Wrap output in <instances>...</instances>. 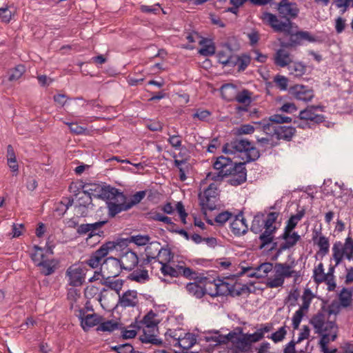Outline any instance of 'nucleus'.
I'll return each mask as SVG.
<instances>
[{"instance_id":"obj_1","label":"nucleus","mask_w":353,"mask_h":353,"mask_svg":"<svg viewBox=\"0 0 353 353\" xmlns=\"http://www.w3.org/2000/svg\"><path fill=\"white\" fill-rule=\"evenodd\" d=\"M278 16L283 21H280L277 16L274 14L265 12L262 19L266 21L268 24L275 32H283L288 37L287 41L280 42L283 48H296L303 45L304 41L310 43H321V39L319 37L312 35L308 31L299 30V26L292 21L296 18L299 13V8L295 2L281 1L277 3Z\"/></svg>"},{"instance_id":"obj_2","label":"nucleus","mask_w":353,"mask_h":353,"mask_svg":"<svg viewBox=\"0 0 353 353\" xmlns=\"http://www.w3.org/2000/svg\"><path fill=\"white\" fill-rule=\"evenodd\" d=\"M222 152L225 154H233L236 152H244L246 156V160L243 162H232L230 167L225 173L226 177H231L239 173V170L245 168L247 163L256 161L261 157V152L259 149L254 146L251 141L247 139L234 138L230 142L225 143L222 148Z\"/></svg>"},{"instance_id":"obj_3","label":"nucleus","mask_w":353,"mask_h":353,"mask_svg":"<svg viewBox=\"0 0 353 353\" xmlns=\"http://www.w3.org/2000/svg\"><path fill=\"white\" fill-rule=\"evenodd\" d=\"M161 244L158 241H152L145 248L146 252V258L141 260L139 265L140 268H144L148 264H149L152 259H156L157 257L154 254V252H152L153 248L155 251L158 250V247H160ZM127 279L136 281L139 283H143L145 281H148L150 279V276L148 274V271L145 269H143L141 270L140 274H137L134 272L130 274L127 276Z\"/></svg>"},{"instance_id":"obj_4","label":"nucleus","mask_w":353,"mask_h":353,"mask_svg":"<svg viewBox=\"0 0 353 353\" xmlns=\"http://www.w3.org/2000/svg\"><path fill=\"white\" fill-rule=\"evenodd\" d=\"M344 257L348 261L353 260V239L350 235L345 239L344 244L338 241L332 247V258L335 261V266L341 264Z\"/></svg>"},{"instance_id":"obj_5","label":"nucleus","mask_w":353,"mask_h":353,"mask_svg":"<svg viewBox=\"0 0 353 353\" xmlns=\"http://www.w3.org/2000/svg\"><path fill=\"white\" fill-rule=\"evenodd\" d=\"M236 87L232 83H225L221 88V94L225 100L231 101L235 99L238 103L246 104L248 105L252 102V92L248 89H243L241 92H238L234 98L232 95L236 92Z\"/></svg>"},{"instance_id":"obj_6","label":"nucleus","mask_w":353,"mask_h":353,"mask_svg":"<svg viewBox=\"0 0 353 353\" xmlns=\"http://www.w3.org/2000/svg\"><path fill=\"white\" fill-rule=\"evenodd\" d=\"M122 260L114 256L106 257L100 268V273L102 277L108 279H114L119 276L122 271Z\"/></svg>"},{"instance_id":"obj_7","label":"nucleus","mask_w":353,"mask_h":353,"mask_svg":"<svg viewBox=\"0 0 353 353\" xmlns=\"http://www.w3.org/2000/svg\"><path fill=\"white\" fill-rule=\"evenodd\" d=\"M85 268H82L77 265L70 266L66 270V275L69 277V285L73 287H79L85 282Z\"/></svg>"},{"instance_id":"obj_8","label":"nucleus","mask_w":353,"mask_h":353,"mask_svg":"<svg viewBox=\"0 0 353 353\" xmlns=\"http://www.w3.org/2000/svg\"><path fill=\"white\" fill-rule=\"evenodd\" d=\"M211 188H207L202 194L199 193L198 198L199 200V205L201 208V212L204 216H207V210L213 211L216 209V203L218 199L216 196H211L209 193Z\"/></svg>"},{"instance_id":"obj_9","label":"nucleus","mask_w":353,"mask_h":353,"mask_svg":"<svg viewBox=\"0 0 353 353\" xmlns=\"http://www.w3.org/2000/svg\"><path fill=\"white\" fill-rule=\"evenodd\" d=\"M109 250L103 243L98 250L93 252L88 259L82 262L83 265H86L92 269L97 268L99 266L101 267L103 262L102 260L105 259L109 254Z\"/></svg>"},{"instance_id":"obj_10","label":"nucleus","mask_w":353,"mask_h":353,"mask_svg":"<svg viewBox=\"0 0 353 353\" xmlns=\"http://www.w3.org/2000/svg\"><path fill=\"white\" fill-rule=\"evenodd\" d=\"M270 137L275 136L277 140L292 141L296 132L295 127L287 125H273Z\"/></svg>"},{"instance_id":"obj_11","label":"nucleus","mask_w":353,"mask_h":353,"mask_svg":"<svg viewBox=\"0 0 353 353\" xmlns=\"http://www.w3.org/2000/svg\"><path fill=\"white\" fill-rule=\"evenodd\" d=\"M44 254L41 255V261L36 263V266L40 268V273L43 276H50L59 268V260L57 259H44Z\"/></svg>"},{"instance_id":"obj_12","label":"nucleus","mask_w":353,"mask_h":353,"mask_svg":"<svg viewBox=\"0 0 353 353\" xmlns=\"http://www.w3.org/2000/svg\"><path fill=\"white\" fill-rule=\"evenodd\" d=\"M289 92L296 99L305 102L310 101L314 97L313 90L303 85H294L290 88Z\"/></svg>"},{"instance_id":"obj_13","label":"nucleus","mask_w":353,"mask_h":353,"mask_svg":"<svg viewBox=\"0 0 353 353\" xmlns=\"http://www.w3.org/2000/svg\"><path fill=\"white\" fill-rule=\"evenodd\" d=\"M122 257L124 261H122V268L128 272H131L139 265V259L137 254L130 248H127L126 251L123 252Z\"/></svg>"},{"instance_id":"obj_14","label":"nucleus","mask_w":353,"mask_h":353,"mask_svg":"<svg viewBox=\"0 0 353 353\" xmlns=\"http://www.w3.org/2000/svg\"><path fill=\"white\" fill-rule=\"evenodd\" d=\"M219 283H216V279L209 281L210 283H214L215 290L214 292H209L208 294L211 297H217L220 296H231L232 285L223 281V279H218Z\"/></svg>"},{"instance_id":"obj_15","label":"nucleus","mask_w":353,"mask_h":353,"mask_svg":"<svg viewBox=\"0 0 353 353\" xmlns=\"http://www.w3.org/2000/svg\"><path fill=\"white\" fill-rule=\"evenodd\" d=\"M118 296L119 300L116 307L120 305L126 308L137 306V302L134 301L137 299V292L136 290H128L122 295L119 294Z\"/></svg>"},{"instance_id":"obj_16","label":"nucleus","mask_w":353,"mask_h":353,"mask_svg":"<svg viewBox=\"0 0 353 353\" xmlns=\"http://www.w3.org/2000/svg\"><path fill=\"white\" fill-rule=\"evenodd\" d=\"M315 235H313V241L318 245L319 250L317 254L324 256L328 254L330 250V242L327 237L321 234L320 231L314 230Z\"/></svg>"},{"instance_id":"obj_17","label":"nucleus","mask_w":353,"mask_h":353,"mask_svg":"<svg viewBox=\"0 0 353 353\" xmlns=\"http://www.w3.org/2000/svg\"><path fill=\"white\" fill-rule=\"evenodd\" d=\"M103 317L101 316L98 315L96 313H93L92 314H87L83 319L81 321V326L83 331L87 332L91 327H94L95 325H99L100 322L102 321Z\"/></svg>"},{"instance_id":"obj_18","label":"nucleus","mask_w":353,"mask_h":353,"mask_svg":"<svg viewBox=\"0 0 353 353\" xmlns=\"http://www.w3.org/2000/svg\"><path fill=\"white\" fill-rule=\"evenodd\" d=\"M236 334L231 333L230 332L228 334H219L218 336H205L203 338V340L205 342H216V345H225L227 344L229 341L232 342L233 344V341H234V337Z\"/></svg>"},{"instance_id":"obj_19","label":"nucleus","mask_w":353,"mask_h":353,"mask_svg":"<svg viewBox=\"0 0 353 353\" xmlns=\"http://www.w3.org/2000/svg\"><path fill=\"white\" fill-rule=\"evenodd\" d=\"M188 293L196 299H201L203 296L209 292H207L205 286H201L196 283L190 282L185 286Z\"/></svg>"},{"instance_id":"obj_20","label":"nucleus","mask_w":353,"mask_h":353,"mask_svg":"<svg viewBox=\"0 0 353 353\" xmlns=\"http://www.w3.org/2000/svg\"><path fill=\"white\" fill-rule=\"evenodd\" d=\"M124 280L117 279L113 281L112 279H108V277H102L100 283L109 289L116 292L117 294L119 295L120 292L123 286Z\"/></svg>"},{"instance_id":"obj_21","label":"nucleus","mask_w":353,"mask_h":353,"mask_svg":"<svg viewBox=\"0 0 353 353\" xmlns=\"http://www.w3.org/2000/svg\"><path fill=\"white\" fill-rule=\"evenodd\" d=\"M305 210L302 209L297 214L292 215L286 222V225L283 232H293L292 230L296 228L299 221L304 216Z\"/></svg>"},{"instance_id":"obj_22","label":"nucleus","mask_w":353,"mask_h":353,"mask_svg":"<svg viewBox=\"0 0 353 353\" xmlns=\"http://www.w3.org/2000/svg\"><path fill=\"white\" fill-rule=\"evenodd\" d=\"M232 160L229 157L220 156L216 158L215 162L213 163L214 169L220 172V173L225 174L228 172L227 170L230 167Z\"/></svg>"},{"instance_id":"obj_23","label":"nucleus","mask_w":353,"mask_h":353,"mask_svg":"<svg viewBox=\"0 0 353 353\" xmlns=\"http://www.w3.org/2000/svg\"><path fill=\"white\" fill-rule=\"evenodd\" d=\"M353 293V287L350 288H343L340 294H339V299L340 303H339L343 307H347L352 303V297Z\"/></svg>"},{"instance_id":"obj_24","label":"nucleus","mask_w":353,"mask_h":353,"mask_svg":"<svg viewBox=\"0 0 353 353\" xmlns=\"http://www.w3.org/2000/svg\"><path fill=\"white\" fill-rule=\"evenodd\" d=\"M145 217L149 220L156 221H161L163 222L168 225H170L171 226H176V223H174L171 218L169 216H167L163 214H161L159 212H157L154 210H151L145 214Z\"/></svg>"},{"instance_id":"obj_25","label":"nucleus","mask_w":353,"mask_h":353,"mask_svg":"<svg viewBox=\"0 0 353 353\" xmlns=\"http://www.w3.org/2000/svg\"><path fill=\"white\" fill-rule=\"evenodd\" d=\"M108 208V216L110 218L114 217L117 214L122 211H127L129 208L127 206V203H116L112 201L107 202Z\"/></svg>"},{"instance_id":"obj_26","label":"nucleus","mask_w":353,"mask_h":353,"mask_svg":"<svg viewBox=\"0 0 353 353\" xmlns=\"http://www.w3.org/2000/svg\"><path fill=\"white\" fill-rule=\"evenodd\" d=\"M247 180V169L242 168L239 170V173L231 176L227 183L232 186H239L244 183Z\"/></svg>"},{"instance_id":"obj_27","label":"nucleus","mask_w":353,"mask_h":353,"mask_svg":"<svg viewBox=\"0 0 353 353\" xmlns=\"http://www.w3.org/2000/svg\"><path fill=\"white\" fill-rule=\"evenodd\" d=\"M122 328V323H118L113 320H108L105 322H100L99 325L97 327V331L112 332L114 330Z\"/></svg>"},{"instance_id":"obj_28","label":"nucleus","mask_w":353,"mask_h":353,"mask_svg":"<svg viewBox=\"0 0 353 353\" xmlns=\"http://www.w3.org/2000/svg\"><path fill=\"white\" fill-rule=\"evenodd\" d=\"M104 244L109 252H111L117 248H119L120 249H125L130 244L129 237L117 238L114 241H109L105 242Z\"/></svg>"},{"instance_id":"obj_29","label":"nucleus","mask_w":353,"mask_h":353,"mask_svg":"<svg viewBox=\"0 0 353 353\" xmlns=\"http://www.w3.org/2000/svg\"><path fill=\"white\" fill-rule=\"evenodd\" d=\"M263 214L259 212L257 213L253 218L251 227L250 228V231L254 234H259L262 232L264 228V219H263Z\"/></svg>"},{"instance_id":"obj_30","label":"nucleus","mask_w":353,"mask_h":353,"mask_svg":"<svg viewBox=\"0 0 353 353\" xmlns=\"http://www.w3.org/2000/svg\"><path fill=\"white\" fill-rule=\"evenodd\" d=\"M276 54L274 63L281 68L288 66L292 62L290 59V54L284 50H278Z\"/></svg>"},{"instance_id":"obj_31","label":"nucleus","mask_w":353,"mask_h":353,"mask_svg":"<svg viewBox=\"0 0 353 353\" xmlns=\"http://www.w3.org/2000/svg\"><path fill=\"white\" fill-rule=\"evenodd\" d=\"M315 296L310 288H305L302 296L303 304L298 310L307 312L309 310L312 299Z\"/></svg>"},{"instance_id":"obj_32","label":"nucleus","mask_w":353,"mask_h":353,"mask_svg":"<svg viewBox=\"0 0 353 353\" xmlns=\"http://www.w3.org/2000/svg\"><path fill=\"white\" fill-rule=\"evenodd\" d=\"M290 74H294L296 77H302L306 72V65L302 62H294L288 65Z\"/></svg>"},{"instance_id":"obj_33","label":"nucleus","mask_w":353,"mask_h":353,"mask_svg":"<svg viewBox=\"0 0 353 353\" xmlns=\"http://www.w3.org/2000/svg\"><path fill=\"white\" fill-rule=\"evenodd\" d=\"M161 265V272L164 276H170L171 277H178L180 276L181 272L178 270V268H174L166 263L163 261H159Z\"/></svg>"},{"instance_id":"obj_34","label":"nucleus","mask_w":353,"mask_h":353,"mask_svg":"<svg viewBox=\"0 0 353 353\" xmlns=\"http://www.w3.org/2000/svg\"><path fill=\"white\" fill-rule=\"evenodd\" d=\"M129 327H132L133 329L127 330L123 326V324H122V328L119 329L121 331V337L123 339L126 340V339H134L137 334V330H139L140 328V326H139L136 322L132 323Z\"/></svg>"},{"instance_id":"obj_35","label":"nucleus","mask_w":353,"mask_h":353,"mask_svg":"<svg viewBox=\"0 0 353 353\" xmlns=\"http://www.w3.org/2000/svg\"><path fill=\"white\" fill-rule=\"evenodd\" d=\"M25 72L26 68L23 65H17L9 70L8 79L10 81H17L21 77Z\"/></svg>"},{"instance_id":"obj_36","label":"nucleus","mask_w":353,"mask_h":353,"mask_svg":"<svg viewBox=\"0 0 353 353\" xmlns=\"http://www.w3.org/2000/svg\"><path fill=\"white\" fill-rule=\"evenodd\" d=\"M233 344L235 345L236 349L241 352H249L252 346L245 336L236 339Z\"/></svg>"},{"instance_id":"obj_37","label":"nucleus","mask_w":353,"mask_h":353,"mask_svg":"<svg viewBox=\"0 0 353 353\" xmlns=\"http://www.w3.org/2000/svg\"><path fill=\"white\" fill-rule=\"evenodd\" d=\"M206 42L205 39L203 38L200 42L199 44L203 46L202 48L199 50V53L201 55L205 56V57H209L212 56L215 54V46L213 43H211L210 44H205Z\"/></svg>"},{"instance_id":"obj_38","label":"nucleus","mask_w":353,"mask_h":353,"mask_svg":"<svg viewBox=\"0 0 353 353\" xmlns=\"http://www.w3.org/2000/svg\"><path fill=\"white\" fill-rule=\"evenodd\" d=\"M254 281H250L246 284H243L240 288L235 290V285H232V289L231 292V297L239 296L243 293L251 294L254 293V290H252L249 286L254 285Z\"/></svg>"},{"instance_id":"obj_39","label":"nucleus","mask_w":353,"mask_h":353,"mask_svg":"<svg viewBox=\"0 0 353 353\" xmlns=\"http://www.w3.org/2000/svg\"><path fill=\"white\" fill-rule=\"evenodd\" d=\"M279 239L284 240L285 242H290V247L294 246L297 242L301 239V236L297 232H283L278 237Z\"/></svg>"},{"instance_id":"obj_40","label":"nucleus","mask_w":353,"mask_h":353,"mask_svg":"<svg viewBox=\"0 0 353 353\" xmlns=\"http://www.w3.org/2000/svg\"><path fill=\"white\" fill-rule=\"evenodd\" d=\"M285 279L279 272V270H275V277L274 279L268 278L266 282L267 287L270 288H275L283 286Z\"/></svg>"},{"instance_id":"obj_41","label":"nucleus","mask_w":353,"mask_h":353,"mask_svg":"<svg viewBox=\"0 0 353 353\" xmlns=\"http://www.w3.org/2000/svg\"><path fill=\"white\" fill-rule=\"evenodd\" d=\"M256 125V128H261V130L268 135H271L273 123L269 120V117H265L260 121L253 122Z\"/></svg>"},{"instance_id":"obj_42","label":"nucleus","mask_w":353,"mask_h":353,"mask_svg":"<svg viewBox=\"0 0 353 353\" xmlns=\"http://www.w3.org/2000/svg\"><path fill=\"white\" fill-rule=\"evenodd\" d=\"M150 237L148 234H137L129 237L130 243H134L137 246L148 245L150 243Z\"/></svg>"},{"instance_id":"obj_43","label":"nucleus","mask_w":353,"mask_h":353,"mask_svg":"<svg viewBox=\"0 0 353 353\" xmlns=\"http://www.w3.org/2000/svg\"><path fill=\"white\" fill-rule=\"evenodd\" d=\"M156 316L157 314L154 313L152 310H150L144 316L141 323H143L148 328H154L159 323V321L153 320Z\"/></svg>"},{"instance_id":"obj_44","label":"nucleus","mask_w":353,"mask_h":353,"mask_svg":"<svg viewBox=\"0 0 353 353\" xmlns=\"http://www.w3.org/2000/svg\"><path fill=\"white\" fill-rule=\"evenodd\" d=\"M222 46L223 48L226 49V51H218L216 52V57L218 62L224 65L225 62H223V61H225V59H227L230 53H232L233 49L232 48L231 45L229 43H225Z\"/></svg>"},{"instance_id":"obj_45","label":"nucleus","mask_w":353,"mask_h":353,"mask_svg":"<svg viewBox=\"0 0 353 353\" xmlns=\"http://www.w3.org/2000/svg\"><path fill=\"white\" fill-rule=\"evenodd\" d=\"M147 190H141L134 194L131 196L130 200L128 202H127V206L129 208V209L132 208L134 205L139 203L145 196Z\"/></svg>"},{"instance_id":"obj_46","label":"nucleus","mask_w":353,"mask_h":353,"mask_svg":"<svg viewBox=\"0 0 353 353\" xmlns=\"http://www.w3.org/2000/svg\"><path fill=\"white\" fill-rule=\"evenodd\" d=\"M274 269L279 270L281 276L285 278H290L289 272H292L294 270L289 266L287 263H276L274 265Z\"/></svg>"},{"instance_id":"obj_47","label":"nucleus","mask_w":353,"mask_h":353,"mask_svg":"<svg viewBox=\"0 0 353 353\" xmlns=\"http://www.w3.org/2000/svg\"><path fill=\"white\" fill-rule=\"evenodd\" d=\"M269 120L272 121V123L274 125H279L278 124L288 123H291L292 119L291 117L284 116L279 114H275L269 117Z\"/></svg>"},{"instance_id":"obj_48","label":"nucleus","mask_w":353,"mask_h":353,"mask_svg":"<svg viewBox=\"0 0 353 353\" xmlns=\"http://www.w3.org/2000/svg\"><path fill=\"white\" fill-rule=\"evenodd\" d=\"M83 194L80 196H77L78 204L76 206H87L94 207L92 203V197L87 193H82Z\"/></svg>"},{"instance_id":"obj_49","label":"nucleus","mask_w":353,"mask_h":353,"mask_svg":"<svg viewBox=\"0 0 353 353\" xmlns=\"http://www.w3.org/2000/svg\"><path fill=\"white\" fill-rule=\"evenodd\" d=\"M85 185V188H88L82 190V193H87L90 196H93L97 198V195L100 194V188H101V185L98 183H86Z\"/></svg>"},{"instance_id":"obj_50","label":"nucleus","mask_w":353,"mask_h":353,"mask_svg":"<svg viewBox=\"0 0 353 353\" xmlns=\"http://www.w3.org/2000/svg\"><path fill=\"white\" fill-rule=\"evenodd\" d=\"M233 216L232 213L229 211H224L219 213L214 218V222H216L219 225H223L232 216Z\"/></svg>"},{"instance_id":"obj_51","label":"nucleus","mask_w":353,"mask_h":353,"mask_svg":"<svg viewBox=\"0 0 353 353\" xmlns=\"http://www.w3.org/2000/svg\"><path fill=\"white\" fill-rule=\"evenodd\" d=\"M286 333L287 331L285 330V326H283L281 327L278 331L272 333L270 336H268V338L271 339L274 343H278L283 340Z\"/></svg>"},{"instance_id":"obj_52","label":"nucleus","mask_w":353,"mask_h":353,"mask_svg":"<svg viewBox=\"0 0 353 353\" xmlns=\"http://www.w3.org/2000/svg\"><path fill=\"white\" fill-rule=\"evenodd\" d=\"M158 255L164 257L165 263H168L170 262L174 258V253L168 248H159L158 247Z\"/></svg>"},{"instance_id":"obj_53","label":"nucleus","mask_w":353,"mask_h":353,"mask_svg":"<svg viewBox=\"0 0 353 353\" xmlns=\"http://www.w3.org/2000/svg\"><path fill=\"white\" fill-rule=\"evenodd\" d=\"M184 339H185L187 341H188V345L185 347H183L180 342H178L174 345V346H179L183 347L185 350H188L193 347L196 343V336L190 332H188L185 334V336L184 337Z\"/></svg>"},{"instance_id":"obj_54","label":"nucleus","mask_w":353,"mask_h":353,"mask_svg":"<svg viewBox=\"0 0 353 353\" xmlns=\"http://www.w3.org/2000/svg\"><path fill=\"white\" fill-rule=\"evenodd\" d=\"M310 323L313 325L314 327L315 332L316 334H321L323 332V327H324V320H320L316 318L314 315L310 320Z\"/></svg>"},{"instance_id":"obj_55","label":"nucleus","mask_w":353,"mask_h":353,"mask_svg":"<svg viewBox=\"0 0 353 353\" xmlns=\"http://www.w3.org/2000/svg\"><path fill=\"white\" fill-rule=\"evenodd\" d=\"M255 130V128L250 124H243L236 129V134H250Z\"/></svg>"},{"instance_id":"obj_56","label":"nucleus","mask_w":353,"mask_h":353,"mask_svg":"<svg viewBox=\"0 0 353 353\" xmlns=\"http://www.w3.org/2000/svg\"><path fill=\"white\" fill-rule=\"evenodd\" d=\"M299 297V292L298 288L291 290L285 298V303H290V306H295L296 301Z\"/></svg>"},{"instance_id":"obj_57","label":"nucleus","mask_w":353,"mask_h":353,"mask_svg":"<svg viewBox=\"0 0 353 353\" xmlns=\"http://www.w3.org/2000/svg\"><path fill=\"white\" fill-rule=\"evenodd\" d=\"M239 71H244L250 63L251 58L247 54H242L241 56H239Z\"/></svg>"},{"instance_id":"obj_58","label":"nucleus","mask_w":353,"mask_h":353,"mask_svg":"<svg viewBox=\"0 0 353 353\" xmlns=\"http://www.w3.org/2000/svg\"><path fill=\"white\" fill-rule=\"evenodd\" d=\"M175 209L179 215L181 223L183 224H186L187 223L186 218H187L188 214L186 212V211L185 210V207L181 201L176 203Z\"/></svg>"},{"instance_id":"obj_59","label":"nucleus","mask_w":353,"mask_h":353,"mask_svg":"<svg viewBox=\"0 0 353 353\" xmlns=\"http://www.w3.org/2000/svg\"><path fill=\"white\" fill-rule=\"evenodd\" d=\"M176 267L178 268V270H179V272H181L180 275H182L188 279L191 280L192 276L196 275V272L189 267H185L180 265H176Z\"/></svg>"},{"instance_id":"obj_60","label":"nucleus","mask_w":353,"mask_h":353,"mask_svg":"<svg viewBox=\"0 0 353 353\" xmlns=\"http://www.w3.org/2000/svg\"><path fill=\"white\" fill-rule=\"evenodd\" d=\"M230 228L235 236H241L244 235L248 232L249 230V228L246 227L241 228V225H236V226H234L232 225V221L230 224Z\"/></svg>"},{"instance_id":"obj_61","label":"nucleus","mask_w":353,"mask_h":353,"mask_svg":"<svg viewBox=\"0 0 353 353\" xmlns=\"http://www.w3.org/2000/svg\"><path fill=\"white\" fill-rule=\"evenodd\" d=\"M12 12L8 7L0 8V20L4 23H9L12 19Z\"/></svg>"},{"instance_id":"obj_62","label":"nucleus","mask_w":353,"mask_h":353,"mask_svg":"<svg viewBox=\"0 0 353 353\" xmlns=\"http://www.w3.org/2000/svg\"><path fill=\"white\" fill-rule=\"evenodd\" d=\"M274 81L276 83V85L280 88L281 90H287L288 83V79L287 77L277 74L274 77Z\"/></svg>"},{"instance_id":"obj_63","label":"nucleus","mask_w":353,"mask_h":353,"mask_svg":"<svg viewBox=\"0 0 353 353\" xmlns=\"http://www.w3.org/2000/svg\"><path fill=\"white\" fill-rule=\"evenodd\" d=\"M314 114V112L310 110V106H307L305 109L299 112V118L302 121H311Z\"/></svg>"},{"instance_id":"obj_64","label":"nucleus","mask_w":353,"mask_h":353,"mask_svg":"<svg viewBox=\"0 0 353 353\" xmlns=\"http://www.w3.org/2000/svg\"><path fill=\"white\" fill-rule=\"evenodd\" d=\"M279 214V212H269L266 219L264 220V226L270 227L274 223L276 222Z\"/></svg>"}]
</instances>
